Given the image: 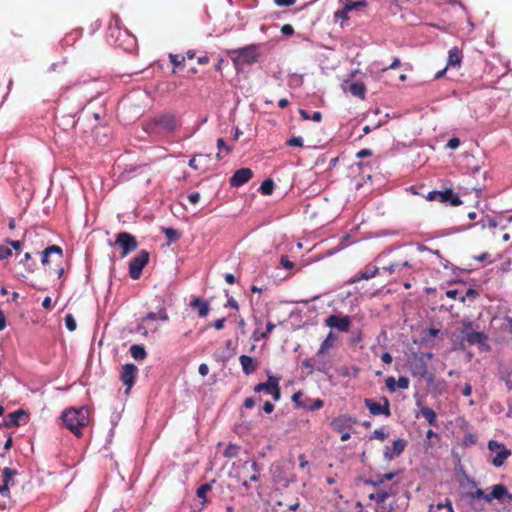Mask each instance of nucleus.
<instances>
[{"mask_svg": "<svg viewBox=\"0 0 512 512\" xmlns=\"http://www.w3.org/2000/svg\"><path fill=\"white\" fill-rule=\"evenodd\" d=\"M89 409L85 406L80 408H68L61 414V419L68 430L76 437L82 436V428L89 424Z\"/></svg>", "mask_w": 512, "mask_h": 512, "instance_id": "obj_1", "label": "nucleus"}, {"mask_svg": "<svg viewBox=\"0 0 512 512\" xmlns=\"http://www.w3.org/2000/svg\"><path fill=\"white\" fill-rule=\"evenodd\" d=\"M228 55L233 61L235 67L244 64H252L257 62L259 57L258 45L252 44L239 49L229 50Z\"/></svg>", "mask_w": 512, "mask_h": 512, "instance_id": "obj_2", "label": "nucleus"}, {"mask_svg": "<svg viewBox=\"0 0 512 512\" xmlns=\"http://www.w3.org/2000/svg\"><path fill=\"white\" fill-rule=\"evenodd\" d=\"M488 449L495 453V456L491 461L495 467H501L506 459L511 455V451L507 449L504 444L495 440H490L488 442Z\"/></svg>", "mask_w": 512, "mask_h": 512, "instance_id": "obj_3", "label": "nucleus"}, {"mask_svg": "<svg viewBox=\"0 0 512 512\" xmlns=\"http://www.w3.org/2000/svg\"><path fill=\"white\" fill-rule=\"evenodd\" d=\"M149 261V253L141 250L129 263V275L132 279L140 278L143 268Z\"/></svg>", "mask_w": 512, "mask_h": 512, "instance_id": "obj_4", "label": "nucleus"}, {"mask_svg": "<svg viewBox=\"0 0 512 512\" xmlns=\"http://www.w3.org/2000/svg\"><path fill=\"white\" fill-rule=\"evenodd\" d=\"M115 245L120 246L122 249L121 257H125L134 251L138 244L134 236L127 232H120L116 236Z\"/></svg>", "mask_w": 512, "mask_h": 512, "instance_id": "obj_5", "label": "nucleus"}, {"mask_svg": "<svg viewBox=\"0 0 512 512\" xmlns=\"http://www.w3.org/2000/svg\"><path fill=\"white\" fill-rule=\"evenodd\" d=\"M383 404L375 402L373 399L366 398L364 404L372 415H385L390 416V404L386 397L382 398Z\"/></svg>", "mask_w": 512, "mask_h": 512, "instance_id": "obj_6", "label": "nucleus"}, {"mask_svg": "<svg viewBox=\"0 0 512 512\" xmlns=\"http://www.w3.org/2000/svg\"><path fill=\"white\" fill-rule=\"evenodd\" d=\"M326 326L337 329L340 332H348L351 325V318L349 316H337V315H330L325 320Z\"/></svg>", "mask_w": 512, "mask_h": 512, "instance_id": "obj_7", "label": "nucleus"}, {"mask_svg": "<svg viewBox=\"0 0 512 512\" xmlns=\"http://www.w3.org/2000/svg\"><path fill=\"white\" fill-rule=\"evenodd\" d=\"M411 372L413 375L419 376L429 381L433 379L432 375L428 372L427 363L423 357H417L412 360Z\"/></svg>", "mask_w": 512, "mask_h": 512, "instance_id": "obj_8", "label": "nucleus"}, {"mask_svg": "<svg viewBox=\"0 0 512 512\" xmlns=\"http://www.w3.org/2000/svg\"><path fill=\"white\" fill-rule=\"evenodd\" d=\"M62 249L59 246L51 245L42 252V264L48 265L50 262L62 261Z\"/></svg>", "mask_w": 512, "mask_h": 512, "instance_id": "obj_9", "label": "nucleus"}, {"mask_svg": "<svg viewBox=\"0 0 512 512\" xmlns=\"http://www.w3.org/2000/svg\"><path fill=\"white\" fill-rule=\"evenodd\" d=\"M512 500V494H510L507 488L503 484H497L492 487V491L487 495V502L490 503L493 500L498 501Z\"/></svg>", "mask_w": 512, "mask_h": 512, "instance_id": "obj_10", "label": "nucleus"}, {"mask_svg": "<svg viewBox=\"0 0 512 512\" xmlns=\"http://www.w3.org/2000/svg\"><path fill=\"white\" fill-rule=\"evenodd\" d=\"M253 176V172L249 168L238 169L230 178L232 187H239L247 183Z\"/></svg>", "mask_w": 512, "mask_h": 512, "instance_id": "obj_11", "label": "nucleus"}, {"mask_svg": "<svg viewBox=\"0 0 512 512\" xmlns=\"http://www.w3.org/2000/svg\"><path fill=\"white\" fill-rule=\"evenodd\" d=\"M155 124L162 126L167 131H175L178 128V122L175 114L164 113L155 119Z\"/></svg>", "mask_w": 512, "mask_h": 512, "instance_id": "obj_12", "label": "nucleus"}, {"mask_svg": "<svg viewBox=\"0 0 512 512\" xmlns=\"http://www.w3.org/2000/svg\"><path fill=\"white\" fill-rule=\"evenodd\" d=\"M137 372L138 369L134 364H126L123 366L121 372V381L124 385L127 386V390L133 386Z\"/></svg>", "mask_w": 512, "mask_h": 512, "instance_id": "obj_13", "label": "nucleus"}, {"mask_svg": "<svg viewBox=\"0 0 512 512\" xmlns=\"http://www.w3.org/2000/svg\"><path fill=\"white\" fill-rule=\"evenodd\" d=\"M342 88L345 92H349L353 96L361 99L365 98L366 87L362 82L349 83L348 81H344Z\"/></svg>", "mask_w": 512, "mask_h": 512, "instance_id": "obj_14", "label": "nucleus"}, {"mask_svg": "<svg viewBox=\"0 0 512 512\" xmlns=\"http://www.w3.org/2000/svg\"><path fill=\"white\" fill-rule=\"evenodd\" d=\"M438 201L441 203H450L452 206H459L462 203L459 196L451 189L439 191Z\"/></svg>", "mask_w": 512, "mask_h": 512, "instance_id": "obj_15", "label": "nucleus"}, {"mask_svg": "<svg viewBox=\"0 0 512 512\" xmlns=\"http://www.w3.org/2000/svg\"><path fill=\"white\" fill-rule=\"evenodd\" d=\"M239 362L241 364L244 374L246 375L253 374L258 368L257 361L247 355H241L239 357Z\"/></svg>", "mask_w": 512, "mask_h": 512, "instance_id": "obj_16", "label": "nucleus"}, {"mask_svg": "<svg viewBox=\"0 0 512 512\" xmlns=\"http://www.w3.org/2000/svg\"><path fill=\"white\" fill-rule=\"evenodd\" d=\"M25 417H26V414L22 410H18L13 413H10L5 420V426L9 427V428L19 426L21 420Z\"/></svg>", "mask_w": 512, "mask_h": 512, "instance_id": "obj_17", "label": "nucleus"}, {"mask_svg": "<svg viewBox=\"0 0 512 512\" xmlns=\"http://www.w3.org/2000/svg\"><path fill=\"white\" fill-rule=\"evenodd\" d=\"M486 339V335L482 332H470L465 335V340L470 345L483 344L486 341Z\"/></svg>", "mask_w": 512, "mask_h": 512, "instance_id": "obj_18", "label": "nucleus"}, {"mask_svg": "<svg viewBox=\"0 0 512 512\" xmlns=\"http://www.w3.org/2000/svg\"><path fill=\"white\" fill-rule=\"evenodd\" d=\"M191 306L198 309V314L200 317L207 316L209 312V303L200 298H195L191 302Z\"/></svg>", "mask_w": 512, "mask_h": 512, "instance_id": "obj_19", "label": "nucleus"}, {"mask_svg": "<svg viewBox=\"0 0 512 512\" xmlns=\"http://www.w3.org/2000/svg\"><path fill=\"white\" fill-rule=\"evenodd\" d=\"M420 413L422 416L428 421V423L432 426L437 425V415L436 413L429 407L421 406Z\"/></svg>", "mask_w": 512, "mask_h": 512, "instance_id": "obj_20", "label": "nucleus"}, {"mask_svg": "<svg viewBox=\"0 0 512 512\" xmlns=\"http://www.w3.org/2000/svg\"><path fill=\"white\" fill-rule=\"evenodd\" d=\"M461 62V52L457 47H453L448 52V66H456Z\"/></svg>", "mask_w": 512, "mask_h": 512, "instance_id": "obj_21", "label": "nucleus"}, {"mask_svg": "<svg viewBox=\"0 0 512 512\" xmlns=\"http://www.w3.org/2000/svg\"><path fill=\"white\" fill-rule=\"evenodd\" d=\"M429 512H453L451 502L446 499L445 503L431 504L429 506Z\"/></svg>", "mask_w": 512, "mask_h": 512, "instance_id": "obj_22", "label": "nucleus"}, {"mask_svg": "<svg viewBox=\"0 0 512 512\" xmlns=\"http://www.w3.org/2000/svg\"><path fill=\"white\" fill-rule=\"evenodd\" d=\"M403 267H412L409 261H403L401 263L395 262L383 267V270L391 273L400 271Z\"/></svg>", "mask_w": 512, "mask_h": 512, "instance_id": "obj_23", "label": "nucleus"}, {"mask_svg": "<svg viewBox=\"0 0 512 512\" xmlns=\"http://www.w3.org/2000/svg\"><path fill=\"white\" fill-rule=\"evenodd\" d=\"M243 469L245 470H249L251 469L254 473L253 475L250 476V481H253V482H257L259 480V476H258V465L255 461H246L243 463Z\"/></svg>", "mask_w": 512, "mask_h": 512, "instance_id": "obj_24", "label": "nucleus"}, {"mask_svg": "<svg viewBox=\"0 0 512 512\" xmlns=\"http://www.w3.org/2000/svg\"><path fill=\"white\" fill-rule=\"evenodd\" d=\"M378 273V268L377 267H366L364 271L361 272L360 276L357 278V279H354L353 282H356L358 280H369L373 277L376 276V274Z\"/></svg>", "mask_w": 512, "mask_h": 512, "instance_id": "obj_25", "label": "nucleus"}, {"mask_svg": "<svg viewBox=\"0 0 512 512\" xmlns=\"http://www.w3.org/2000/svg\"><path fill=\"white\" fill-rule=\"evenodd\" d=\"M130 353L135 360H143L147 355L144 347L140 345H132Z\"/></svg>", "mask_w": 512, "mask_h": 512, "instance_id": "obj_26", "label": "nucleus"}, {"mask_svg": "<svg viewBox=\"0 0 512 512\" xmlns=\"http://www.w3.org/2000/svg\"><path fill=\"white\" fill-rule=\"evenodd\" d=\"M390 493L385 490H379L374 494H371L369 498L374 500L377 504H384V502L388 499Z\"/></svg>", "mask_w": 512, "mask_h": 512, "instance_id": "obj_27", "label": "nucleus"}, {"mask_svg": "<svg viewBox=\"0 0 512 512\" xmlns=\"http://www.w3.org/2000/svg\"><path fill=\"white\" fill-rule=\"evenodd\" d=\"M333 343H334V336H333V333L330 332L328 334V336L326 337V339L322 342L317 354L320 355V354L326 353L327 350L333 346Z\"/></svg>", "mask_w": 512, "mask_h": 512, "instance_id": "obj_28", "label": "nucleus"}, {"mask_svg": "<svg viewBox=\"0 0 512 512\" xmlns=\"http://www.w3.org/2000/svg\"><path fill=\"white\" fill-rule=\"evenodd\" d=\"M14 475H16L15 470L8 467L3 469V485H6L8 489Z\"/></svg>", "mask_w": 512, "mask_h": 512, "instance_id": "obj_29", "label": "nucleus"}, {"mask_svg": "<svg viewBox=\"0 0 512 512\" xmlns=\"http://www.w3.org/2000/svg\"><path fill=\"white\" fill-rule=\"evenodd\" d=\"M163 232L170 242L177 241L181 236V234L176 229L170 227L163 228Z\"/></svg>", "mask_w": 512, "mask_h": 512, "instance_id": "obj_30", "label": "nucleus"}, {"mask_svg": "<svg viewBox=\"0 0 512 512\" xmlns=\"http://www.w3.org/2000/svg\"><path fill=\"white\" fill-rule=\"evenodd\" d=\"M274 183L271 179H266L262 182L260 190L264 195H270L273 192Z\"/></svg>", "mask_w": 512, "mask_h": 512, "instance_id": "obj_31", "label": "nucleus"}, {"mask_svg": "<svg viewBox=\"0 0 512 512\" xmlns=\"http://www.w3.org/2000/svg\"><path fill=\"white\" fill-rule=\"evenodd\" d=\"M406 447V441L398 439L393 442V452L396 456L400 455Z\"/></svg>", "mask_w": 512, "mask_h": 512, "instance_id": "obj_32", "label": "nucleus"}, {"mask_svg": "<svg viewBox=\"0 0 512 512\" xmlns=\"http://www.w3.org/2000/svg\"><path fill=\"white\" fill-rule=\"evenodd\" d=\"M239 447L234 444H229L224 450V456L228 458L235 457L238 454Z\"/></svg>", "mask_w": 512, "mask_h": 512, "instance_id": "obj_33", "label": "nucleus"}, {"mask_svg": "<svg viewBox=\"0 0 512 512\" xmlns=\"http://www.w3.org/2000/svg\"><path fill=\"white\" fill-rule=\"evenodd\" d=\"M366 4L367 3L365 0H359L356 2L348 3L344 7H345V10L349 13L355 9L366 6Z\"/></svg>", "mask_w": 512, "mask_h": 512, "instance_id": "obj_34", "label": "nucleus"}, {"mask_svg": "<svg viewBox=\"0 0 512 512\" xmlns=\"http://www.w3.org/2000/svg\"><path fill=\"white\" fill-rule=\"evenodd\" d=\"M395 477V474L390 472L386 473L384 475H378L376 476V480L373 482L374 485H380L384 483L385 481H390Z\"/></svg>", "mask_w": 512, "mask_h": 512, "instance_id": "obj_35", "label": "nucleus"}, {"mask_svg": "<svg viewBox=\"0 0 512 512\" xmlns=\"http://www.w3.org/2000/svg\"><path fill=\"white\" fill-rule=\"evenodd\" d=\"M65 325H66V328L71 332L76 329V327H77L76 320L74 319L72 314H67L65 316Z\"/></svg>", "mask_w": 512, "mask_h": 512, "instance_id": "obj_36", "label": "nucleus"}, {"mask_svg": "<svg viewBox=\"0 0 512 512\" xmlns=\"http://www.w3.org/2000/svg\"><path fill=\"white\" fill-rule=\"evenodd\" d=\"M211 490V484H203L200 487H198L196 494L199 498H205L206 493Z\"/></svg>", "mask_w": 512, "mask_h": 512, "instance_id": "obj_37", "label": "nucleus"}, {"mask_svg": "<svg viewBox=\"0 0 512 512\" xmlns=\"http://www.w3.org/2000/svg\"><path fill=\"white\" fill-rule=\"evenodd\" d=\"M169 58H170V62L174 65V66H180L185 58L181 55H176V54H170L169 55Z\"/></svg>", "mask_w": 512, "mask_h": 512, "instance_id": "obj_38", "label": "nucleus"}, {"mask_svg": "<svg viewBox=\"0 0 512 512\" xmlns=\"http://www.w3.org/2000/svg\"><path fill=\"white\" fill-rule=\"evenodd\" d=\"M386 437H387V435L382 428L374 430L371 435V438H375L380 441H384L386 439Z\"/></svg>", "mask_w": 512, "mask_h": 512, "instance_id": "obj_39", "label": "nucleus"}, {"mask_svg": "<svg viewBox=\"0 0 512 512\" xmlns=\"http://www.w3.org/2000/svg\"><path fill=\"white\" fill-rule=\"evenodd\" d=\"M396 386L400 389H407L409 387V379L404 376L399 377L396 381Z\"/></svg>", "mask_w": 512, "mask_h": 512, "instance_id": "obj_40", "label": "nucleus"}, {"mask_svg": "<svg viewBox=\"0 0 512 512\" xmlns=\"http://www.w3.org/2000/svg\"><path fill=\"white\" fill-rule=\"evenodd\" d=\"M287 144L289 146H296V147H302L303 146V138L298 136V137H292L291 139H289L287 141Z\"/></svg>", "mask_w": 512, "mask_h": 512, "instance_id": "obj_41", "label": "nucleus"}, {"mask_svg": "<svg viewBox=\"0 0 512 512\" xmlns=\"http://www.w3.org/2000/svg\"><path fill=\"white\" fill-rule=\"evenodd\" d=\"M487 495H488V493H485V491L482 489H477L475 492L471 493L472 498L484 499L486 502H487Z\"/></svg>", "mask_w": 512, "mask_h": 512, "instance_id": "obj_42", "label": "nucleus"}, {"mask_svg": "<svg viewBox=\"0 0 512 512\" xmlns=\"http://www.w3.org/2000/svg\"><path fill=\"white\" fill-rule=\"evenodd\" d=\"M12 254V251L7 246H0V259H7Z\"/></svg>", "mask_w": 512, "mask_h": 512, "instance_id": "obj_43", "label": "nucleus"}, {"mask_svg": "<svg viewBox=\"0 0 512 512\" xmlns=\"http://www.w3.org/2000/svg\"><path fill=\"white\" fill-rule=\"evenodd\" d=\"M279 381H280L279 377H275V376L269 375L268 376V381L266 383L269 385L270 390H272V386L273 387L275 386V388L279 387Z\"/></svg>", "mask_w": 512, "mask_h": 512, "instance_id": "obj_44", "label": "nucleus"}, {"mask_svg": "<svg viewBox=\"0 0 512 512\" xmlns=\"http://www.w3.org/2000/svg\"><path fill=\"white\" fill-rule=\"evenodd\" d=\"M386 387L390 392H394L396 390V380L394 377H388L385 381Z\"/></svg>", "mask_w": 512, "mask_h": 512, "instance_id": "obj_45", "label": "nucleus"}, {"mask_svg": "<svg viewBox=\"0 0 512 512\" xmlns=\"http://www.w3.org/2000/svg\"><path fill=\"white\" fill-rule=\"evenodd\" d=\"M254 391L259 393V392H262V391H265L266 393H269L270 392V387L269 385L265 382V383H259L257 384L255 387H254Z\"/></svg>", "mask_w": 512, "mask_h": 512, "instance_id": "obj_46", "label": "nucleus"}, {"mask_svg": "<svg viewBox=\"0 0 512 512\" xmlns=\"http://www.w3.org/2000/svg\"><path fill=\"white\" fill-rule=\"evenodd\" d=\"M196 157H200V158H206L208 157L207 155H204V154H198V155H195L193 158H191L189 160V166L194 169V170H198L199 169V166L198 164L196 163Z\"/></svg>", "mask_w": 512, "mask_h": 512, "instance_id": "obj_47", "label": "nucleus"}, {"mask_svg": "<svg viewBox=\"0 0 512 512\" xmlns=\"http://www.w3.org/2000/svg\"><path fill=\"white\" fill-rule=\"evenodd\" d=\"M280 262L285 269H292L294 267V263L287 256H282Z\"/></svg>", "mask_w": 512, "mask_h": 512, "instance_id": "obj_48", "label": "nucleus"}, {"mask_svg": "<svg viewBox=\"0 0 512 512\" xmlns=\"http://www.w3.org/2000/svg\"><path fill=\"white\" fill-rule=\"evenodd\" d=\"M267 332H261L259 329H256L254 332H253V335H252V338L255 340V341H260L261 339H265L267 337Z\"/></svg>", "mask_w": 512, "mask_h": 512, "instance_id": "obj_49", "label": "nucleus"}, {"mask_svg": "<svg viewBox=\"0 0 512 512\" xmlns=\"http://www.w3.org/2000/svg\"><path fill=\"white\" fill-rule=\"evenodd\" d=\"M347 14L348 12L345 10V7H343L342 10H338L334 13V17L346 21L348 19Z\"/></svg>", "mask_w": 512, "mask_h": 512, "instance_id": "obj_50", "label": "nucleus"}, {"mask_svg": "<svg viewBox=\"0 0 512 512\" xmlns=\"http://www.w3.org/2000/svg\"><path fill=\"white\" fill-rule=\"evenodd\" d=\"M275 4L280 7H289L293 5L296 0H274Z\"/></svg>", "mask_w": 512, "mask_h": 512, "instance_id": "obj_51", "label": "nucleus"}, {"mask_svg": "<svg viewBox=\"0 0 512 512\" xmlns=\"http://www.w3.org/2000/svg\"><path fill=\"white\" fill-rule=\"evenodd\" d=\"M281 32L284 34V35H287V36H290V35H293L294 33V28L292 27V25L290 24H285L281 27Z\"/></svg>", "mask_w": 512, "mask_h": 512, "instance_id": "obj_52", "label": "nucleus"}, {"mask_svg": "<svg viewBox=\"0 0 512 512\" xmlns=\"http://www.w3.org/2000/svg\"><path fill=\"white\" fill-rule=\"evenodd\" d=\"M459 145H460V140H459V138H456V137L451 138V139L448 141V143L446 144V146H447L448 148H450V149H456V148H458V147H459Z\"/></svg>", "mask_w": 512, "mask_h": 512, "instance_id": "obj_53", "label": "nucleus"}, {"mask_svg": "<svg viewBox=\"0 0 512 512\" xmlns=\"http://www.w3.org/2000/svg\"><path fill=\"white\" fill-rule=\"evenodd\" d=\"M188 200L192 204H196L200 200V194L198 192H193L187 196Z\"/></svg>", "mask_w": 512, "mask_h": 512, "instance_id": "obj_54", "label": "nucleus"}, {"mask_svg": "<svg viewBox=\"0 0 512 512\" xmlns=\"http://www.w3.org/2000/svg\"><path fill=\"white\" fill-rule=\"evenodd\" d=\"M268 394H271L273 399L275 401H278L280 399V396H281L280 388L279 387L275 388V386L274 387L272 386V390H270V392Z\"/></svg>", "mask_w": 512, "mask_h": 512, "instance_id": "obj_55", "label": "nucleus"}, {"mask_svg": "<svg viewBox=\"0 0 512 512\" xmlns=\"http://www.w3.org/2000/svg\"><path fill=\"white\" fill-rule=\"evenodd\" d=\"M401 62L399 58H395L393 62L388 66L382 69V72L387 71L388 69H396L400 66Z\"/></svg>", "mask_w": 512, "mask_h": 512, "instance_id": "obj_56", "label": "nucleus"}, {"mask_svg": "<svg viewBox=\"0 0 512 512\" xmlns=\"http://www.w3.org/2000/svg\"><path fill=\"white\" fill-rule=\"evenodd\" d=\"M504 380L508 389H512V369L506 373Z\"/></svg>", "mask_w": 512, "mask_h": 512, "instance_id": "obj_57", "label": "nucleus"}, {"mask_svg": "<svg viewBox=\"0 0 512 512\" xmlns=\"http://www.w3.org/2000/svg\"><path fill=\"white\" fill-rule=\"evenodd\" d=\"M198 372L201 376H206L209 372V367L207 364L205 363H202L200 364L199 368H198Z\"/></svg>", "mask_w": 512, "mask_h": 512, "instance_id": "obj_58", "label": "nucleus"}, {"mask_svg": "<svg viewBox=\"0 0 512 512\" xmlns=\"http://www.w3.org/2000/svg\"><path fill=\"white\" fill-rule=\"evenodd\" d=\"M226 319L225 318H220V319H217L214 323H213V326L215 329L217 330H222L224 328V323H225Z\"/></svg>", "mask_w": 512, "mask_h": 512, "instance_id": "obj_59", "label": "nucleus"}, {"mask_svg": "<svg viewBox=\"0 0 512 512\" xmlns=\"http://www.w3.org/2000/svg\"><path fill=\"white\" fill-rule=\"evenodd\" d=\"M323 405H324L323 400H321V399H316V400L314 401V403L310 406V408H309V409H310V410L320 409V408H322V407H323Z\"/></svg>", "mask_w": 512, "mask_h": 512, "instance_id": "obj_60", "label": "nucleus"}, {"mask_svg": "<svg viewBox=\"0 0 512 512\" xmlns=\"http://www.w3.org/2000/svg\"><path fill=\"white\" fill-rule=\"evenodd\" d=\"M438 195H439V191H431L426 196V199L428 201H438Z\"/></svg>", "mask_w": 512, "mask_h": 512, "instance_id": "obj_61", "label": "nucleus"}, {"mask_svg": "<svg viewBox=\"0 0 512 512\" xmlns=\"http://www.w3.org/2000/svg\"><path fill=\"white\" fill-rule=\"evenodd\" d=\"M381 360L385 363V364H391L392 363V356L390 353L388 352H385L382 354L381 356Z\"/></svg>", "mask_w": 512, "mask_h": 512, "instance_id": "obj_62", "label": "nucleus"}, {"mask_svg": "<svg viewBox=\"0 0 512 512\" xmlns=\"http://www.w3.org/2000/svg\"><path fill=\"white\" fill-rule=\"evenodd\" d=\"M263 410H264L265 413H268V414L272 413L273 410H274V405L271 402L266 401L264 403Z\"/></svg>", "mask_w": 512, "mask_h": 512, "instance_id": "obj_63", "label": "nucleus"}, {"mask_svg": "<svg viewBox=\"0 0 512 512\" xmlns=\"http://www.w3.org/2000/svg\"><path fill=\"white\" fill-rule=\"evenodd\" d=\"M396 455L394 454L393 451H390V449L388 447H386L385 451H384V458L388 461H391Z\"/></svg>", "mask_w": 512, "mask_h": 512, "instance_id": "obj_64", "label": "nucleus"}]
</instances>
